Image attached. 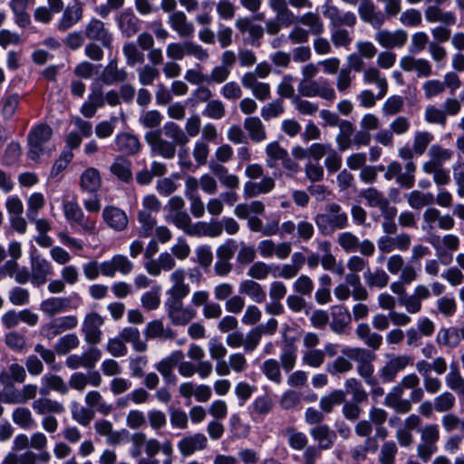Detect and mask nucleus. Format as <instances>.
<instances>
[{
    "label": "nucleus",
    "instance_id": "1",
    "mask_svg": "<svg viewBox=\"0 0 464 464\" xmlns=\"http://www.w3.org/2000/svg\"><path fill=\"white\" fill-rule=\"evenodd\" d=\"M323 14L329 19L330 25L334 28L331 33V41L335 47L348 48L352 43L350 33L341 26L353 27L357 23V17L353 12H342L331 0H327L323 5Z\"/></svg>",
    "mask_w": 464,
    "mask_h": 464
},
{
    "label": "nucleus",
    "instance_id": "2",
    "mask_svg": "<svg viewBox=\"0 0 464 464\" xmlns=\"http://www.w3.org/2000/svg\"><path fill=\"white\" fill-rule=\"evenodd\" d=\"M314 223L322 235L329 236L336 230L346 228L349 226V218L341 205L331 202L325 206V213L314 216Z\"/></svg>",
    "mask_w": 464,
    "mask_h": 464
},
{
    "label": "nucleus",
    "instance_id": "3",
    "mask_svg": "<svg viewBox=\"0 0 464 464\" xmlns=\"http://www.w3.org/2000/svg\"><path fill=\"white\" fill-rule=\"evenodd\" d=\"M166 54L171 61H180L185 56H191L199 62H206L209 58L208 51L193 41L170 43L166 47Z\"/></svg>",
    "mask_w": 464,
    "mask_h": 464
},
{
    "label": "nucleus",
    "instance_id": "4",
    "mask_svg": "<svg viewBox=\"0 0 464 464\" xmlns=\"http://www.w3.org/2000/svg\"><path fill=\"white\" fill-rule=\"evenodd\" d=\"M298 92L304 97H320L333 102L336 99V92L327 80H300Z\"/></svg>",
    "mask_w": 464,
    "mask_h": 464
},
{
    "label": "nucleus",
    "instance_id": "5",
    "mask_svg": "<svg viewBox=\"0 0 464 464\" xmlns=\"http://www.w3.org/2000/svg\"><path fill=\"white\" fill-rule=\"evenodd\" d=\"M82 32L87 40L98 42L106 49L112 48L113 34L101 19L92 17L84 24Z\"/></svg>",
    "mask_w": 464,
    "mask_h": 464
},
{
    "label": "nucleus",
    "instance_id": "6",
    "mask_svg": "<svg viewBox=\"0 0 464 464\" xmlns=\"http://www.w3.org/2000/svg\"><path fill=\"white\" fill-rule=\"evenodd\" d=\"M402 172V166L398 161H392L388 164L384 178L386 180L396 179V182L402 188H411L415 183L416 164L406 162Z\"/></svg>",
    "mask_w": 464,
    "mask_h": 464
},
{
    "label": "nucleus",
    "instance_id": "7",
    "mask_svg": "<svg viewBox=\"0 0 464 464\" xmlns=\"http://www.w3.org/2000/svg\"><path fill=\"white\" fill-rule=\"evenodd\" d=\"M164 307L170 323L175 326H185L197 316V312L191 306H185L183 300H165Z\"/></svg>",
    "mask_w": 464,
    "mask_h": 464
},
{
    "label": "nucleus",
    "instance_id": "8",
    "mask_svg": "<svg viewBox=\"0 0 464 464\" xmlns=\"http://www.w3.org/2000/svg\"><path fill=\"white\" fill-rule=\"evenodd\" d=\"M342 353L357 362V372L362 378L370 377L371 374H373L372 362L375 360V354L368 349L346 347L342 350Z\"/></svg>",
    "mask_w": 464,
    "mask_h": 464
},
{
    "label": "nucleus",
    "instance_id": "9",
    "mask_svg": "<svg viewBox=\"0 0 464 464\" xmlns=\"http://www.w3.org/2000/svg\"><path fill=\"white\" fill-rule=\"evenodd\" d=\"M413 365V359L408 354H389L384 365L380 369V377L384 382L395 381L399 372Z\"/></svg>",
    "mask_w": 464,
    "mask_h": 464
},
{
    "label": "nucleus",
    "instance_id": "10",
    "mask_svg": "<svg viewBox=\"0 0 464 464\" xmlns=\"http://www.w3.org/2000/svg\"><path fill=\"white\" fill-rule=\"evenodd\" d=\"M186 270L182 267L174 269L169 276V287L166 291V300H184L190 293V286L186 282Z\"/></svg>",
    "mask_w": 464,
    "mask_h": 464
},
{
    "label": "nucleus",
    "instance_id": "11",
    "mask_svg": "<svg viewBox=\"0 0 464 464\" xmlns=\"http://www.w3.org/2000/svg\"><path fill=\"white\" fill-rule=\"evenodd\" d=\"M53 130L46 124H40L34 128L28 135V157L33 160H38L44 153V145L52 137Z\"/></svg>",
    "mask_w": 464,
    "mask_h": 464
},
{
    "label": "nucleus",
    "instance_id": "12",
    "mask_svg": "<svg viewBox=\"0 0 464 464\" xmlns=\"http://www.w3.org/2000/svg\"><path fill=\"white\" fill-rule=\"evenodd\" d=\"M144 139L150 147L153 154L159 155L164 159L170 160L175 157L176 146L171 141L164 140L161 137L160 130L148 131Z\"/></svg>",
    "mask_w": 464,
    "mask_h": 464
},
{
    "label": "nucleus",
    "instance_id": "13",
    "mask_svg": "<svg viewBox=\"0 0 464 464\" xmlns=\"http://www.w3.org/2000/svg\"><path fill=\"white\" fill-rule=\"evenodd\" d=\"M63 210L65 218L70 223L79 225L83 231L93 233L96 229L95 221L90 218H85L83 211L81 207L73 201H64L63 204Z\"/></svg>",
    "mask_w": 464,
    "mask_h": 464
},
{
    "label": "nucleus",
    "instance_id": "14",
    "mask_svg": "<svg viewBox=\"0 0 464 464\" xmlns=\"http://www.w3.org/2000/svg\"><path fill=\"white\" fill-rule=\"evenodd\" d=\"M374 40L379 45L387 50L401 48L407 43L408 34L403 29H396L394 31L380 29L375 33Z\"/></svg>",
    "mask_w": 464,
    "mask_h": 464
},
{
    "label": "nucleus",
    "instance_id": "15",
    "mask_svg": "<svg viewBox=\"0 0 464 464\" xmlns=\"http://www.w3.org/2000/svg\"><path fill=\"white\" fill-rule=\"evenodd\" d=\"M103 324V318L97 313H89L85 315L82 332L87 343L94 345L102 340L101 327Z\"/></svg>",
    "mask_w": 464,
    "mask_h": 464
},
{
    "label": "nucleus",
    "instance_id": "16",
    "mask_svg": "<svg viewBox=\"0 0 464 464\" xmlns=\"http://www.w3.org/2000/svg\"><path fill=\"white\" fill-rule=\"evenodd\" d=\"M208 440L205 434L198 432L184 436L178 442V450L183 457H190L198 451H203L208 448Z\"/></svg>",
    "mask_w": 464,
    "mask_h": 464
},
{
    "label": "nucleus",
    "instance_id": "17",
    "mask_svg": "<svg viewBox=\"0 0 464 464\" xmlns=\"http://www.w3.org/2000/svg\"><path fill=\"white\" fill-rule=\"evenodd\" d=\"M399 65L405 72H415L419 78H428L433 74L430 62L424 58L405 55L400 59Z\"/></svg>",
    "mask_w": 464,
    "mask_h": 464
},
{
    "label": "nucleus",
    "instance_id": "18",
    "mask_svg": "<svg viewBox=\"0 0 464 464\" xmlns=\"http://www.w3.org/2000/svg\"><path fill=\"white\" fill-rule=\"evenodd\" d=\"M51 460V455L48 451L35 453L32 450H26L20 455L8 453L2 460L1 464H48Z\"/></svg>",
    "mask_w": 464,
    "mask_h": 464
},
{
    "label": "nucleus",
    "instance_id": "19",
    "mask_svg": "<svg viewBox=\"0 0 464 464\" xmlns=\"http://www.w3.org/2000/svg\"><path fill=\"white\" fill-rule=\"evenodd\" d=\"M240 81L243 87L249 90L256 100L264 102L270 99L271 86L269 83L259 82L251 72L244 73Z\"/></svg>",
    "mask_w": 464,
    "mask_h": 464
},
{
    "label": "nucleus",
    "instance_id": "20",
    "mask_svg": "<svg viewBox=\"0 0 464 464\" xmlns=\"http://www.w3.org/2000/svg\"><path fill=\"white\" fill-rule=\"evenodd\" d=\"M51 263L39 256L31 258V283L41 286L46 283L47 277L52 274Z\"/></svg>",
    "mask_w": 464,
    "mask_h": 464
},
{
    "label": "nucleus",
    "instance_id": "21",
    "mask_svg": "<svg viewBox=\"0 0 464 464\" xmlns=\"http://www.w3.org/2000/svg\"><path fill=\"white\" fill-rule=\"evenodd\" d=\"M360 18L373 28H381L385 23V14L378 11L371 0H362L358 7Z\"/></svg>",
    "mask_w": 464,
    "mask_h": 464
},
{
    "label": "nucleus",
    "instance_id": "22",
    "mask_svg": "<svg viewBox=\"0 0 464 464\" xmlns=\"http://www.w3.org/2000/svg\"><path fill=\"white\" fill-rule=\"evenodd\" d=\"M178 372L184 378H190L198 373L201 379L209 377L213 371L212 363L208 361L198 362L197 365L183 359L177 364Z\"/></svg>",
    "mask_w": 464,
    "mask_h": 464
},
{
    "label": "nucleus",
    "instance_id": "23",
    "mask_svg": "<svg viewBox=\"0 0 464 464\" xmlns=\"http://www.w3.org/2000/svg\"><path fill=\"white\" fill-rule=\"evenodd\" d=\"M175 266V258L169 252H163L157 259H150L144 263L145 270L152 276H159L162 271H173Z\"/></svg>",
    "mask_w": 464,
    "mask_h": 464
},
{
    "label": "nucleus",
    "instance_id": "24",
    "mask_svg": "<svg viewBox=\"0 0 464 464\" xmlns=\"http://www.w3.org/2000/svg\"><path fill=\"white\" fill-rule=\"evenodd\" d=\"M76 308L77 305H72L71 299L67 296L49 297L40 304V310L48 317Z\"/></svg>",
    "mask_w": 464,
    "mask_h": 464
},
{
    "label": "nucleus",
    "instance_id": "25",
    "mask_svg": "<svg viewBox=\"0 0 464 464\" xmlns=\"http://www.w3.org/2000/svg\"><path fill=\"white\" fill-rule=\"evenodd\" d=\"M404 392L394 385L384 398V405L393 409L397 413L405 414L411 410V399H403Z\"/></svg>",
    "mask_w": 464,
    "mask_h": 464
},
{
    "label": "nucleus",
    "instance_id": "26",
    "mask_svg": "<svg viewBox=\"0 0 464 464\" xmlns=\"http://www.w3.org/2000/svg\"><path fill=\"white\" fill-rule=\"evenodd\" d=\"M396 385L403 392L410 390V399L414 403L421 401L424 398V390L420 387V379L415 372L404 375Z\"/></svg>",
    "mask_w": 464,
    "mask_h": 464
},
{
    "label": "nucleus",
    "instance_id": "27",
    "mask_svg": "<svg viewBox=\"0 0 464 464\" xmlns=\"http://www.w3.org/2000/svg\"><path fill=\"white\" fill-rule=\"evenodd\" d=\"M169 24L172 30L181 38H188L194 34L195 27L182 11L173 12L169 16Z\"/></svg>",
    "mask_w": 464,
    "mask_h": 464
},
{
    "label": "nucleus",
    "instance_id": "28",
    "mask_svg": "<svg viewBox=\"0 0 464 464\" xmlns=\"http://www.w3.org/2000/svg\"><path fill=\"white\" fill-rule=\"evenodd\" d=\"M144 335L147 339L173 340L177 334L169 326H165L160 319L149 322L144 329Z\"/></svg>",
    "mask_w": 464,
    "mask_h": 464
},
{
    "label": "nucleus",
    "instance_id": "29",
    "mask_svg": "<svg viewBox=\"0 0 464 464\" xmlns=\"http://www.w3.org/2000/svg\"><path fill=\"white\" fill-rule=\"evenodd\" d=\"M83 16V9L80 2L73 6H68L63 10V14L58 21L57 29L61 32H66L77 24Z\"/></svg>",
    "mask_w": 464,
    "mask_h": 464
},
{
    "label": "nucleus",
    "instance_id": "30",
    "mask_svg": "<svg viewBox=\"0 0 464 464\" xmlns=\"http://www.w3.org/2000/svg\"><path fill=\"white\" fill-rule=\"evenodd\" d=\"M32 408L36 414L41 416L62 414L65 411V407L62 402L48 397L35 399L32 403Z\"/></svg>",
    "mask_w": 464,
    "mask_h": 464
},
{
    "label": "nucleus",
    "instance_id": "31",
    "mask_svg": "<svg viewBox=\"0 0 464 464\" xmlns=\"http://www.w3.org/2000/svg\"><path fill=\"white\" fill-rule=\"evenodd\" d=\"M117 150L127 156H133L140 152L141 145L137 136L129 132L119 133L115 137Z\"/></svg>",
    "mask_w": 464,
    "mask_h": 464
},
{
    "label": "nucleus",
    "instance_id": "32",
    "mask_svg": "<svg viewBox=\"0 0 464 464\" xmlns=\"http://www.w3.org/2000/svg\"><path fill=\"white\" fill-rule=\"evenodd\" d=\"M102 187V177L100 171L89 167L80 176L81 190L89 194L96 193Z\"/></svg>",
    "mask_w": 464,
    "mask_h": 464
},
{
    "label": "nucleus",
    "instance_id": "33",
    "mask_svg": "<svg viewBox=\"0 0 464 464\" xmlns=\"http://www.w3.org/2000/svg\"><path fill=\"white\" fill-rule=\"evenodd\" d=\"M430 243L437 252V256L440 257L443 252H455L459 249L460 240L459 237L453 234H446L443 237L433 236L430 238Z\"/></svg>",
    "mask_w": 464,
    "mask_h": 464
},
{
    "label": "nucleus",
    "instance_id": "34",
    "mask_svg": "<svg viewBox=\"0 0 464 464\" xmlns=\"http://www.w3.org/2000/svg\"><path fill=\"white\" fill-rule=\"evenodd\" d=\"M102 218L106 224L116 231H122L127 228V215L118 208L106 207L102 211Z\"/></svg>",
    "mask_w": 464,
    "mask_h": 464
},
{
    "label": "nucleus",
    "instance_id": "35",
    "mask_svg": "<svg viewBox=\"0 0 464 464\" xmlns=\"http://www.w3.org/2000/svg\"><path fill=\"white\" fill-rule=\"evenodd\" d=\"M128 78V72L124 68L118 67L116 59L111 60L104 67L101 81L106 85H112L116 82H125Z\"/></svg>",
    "mask_w": 464,
    "mask_h": 464
},
{
    "label": "nucleus",
    "instance_id": "36",
    "mask_svg": "<svg viewBox=\"0 0 464 464\" xmlns=\"http://www.w3.org/2000/svg\"><path fill=\"white\" fill-rule=\"evenodd\" d=\"M276 186L273 178L266 176L261 181H247L244 185V197L246 198H255L260 194H267L271 192Z\"/></svg>",
    "mask_w": 464,
    "mask_h": 464
},
{
    "label": "nucleus",
    "instance_id": "37",
    "mask_svg": "<svg viewBox=\"0 0 464 464\" xmlns=\"http://www.w3.org/2000/svg\"><path fill=\"white\" fill-rule=\"evenodd\" d=\"M117 24L121 34L126 37L133 36L140 27V20L130 10L121 12L118 18Z\"/></svg>",
    "mask_w": 464,
    "mask_h": 464
},
{
    "label": "nucleus",
    "instance_id": "38",
    "mask_svg": "<svg viewBox=\"0 0 464 464\" xmlns=\"http://www.w3.org/2000/svg\"><path fill=\"white\" fill-rule=\"evenodd\" d=\"M310 435L318 442L317 448L320 450L331 449L336 438L335 433L325 424H320L313 428L310 430Z\"/></svg>",
    "mask_w": 464,
    "mask_h": 464
},
{
    "label": "nucleus",
    "instance_id": "39",
    "mask_svg": "<svg viewBox=\"0 0 464 464\" xmlns=\"http://www.w3.org/2000/svg\"><path fill=\"white\" fill-rule=\"evenodd\" d=\"M331 329L336 334H343L351 323V314L347 308L340 305L334 306L331 312Z\"/></svg>",
    "mask_w": 464,
    "mask_h": 464
},
{
    "label": "nucleus",
    "instance_id": "40",
    "mask_svg": "<svg viewBox=\"0 0 464 464\" xmlns=\"http://www.w3.org/2000/svg\"><path fill=\"white\" fill-rule=\"evenodd\" d=\"M355 334L365 345L374 351L379 350L382 344V336L372 332L367 324H359L355 329Z\"/></svg>",
    "mask_w": 464,
    "mask_h": 464
},
{
    "label": "nucleus",
    "instance_id": "41",
    "mask_svg": "<svg viewBox=\"0 0 464 464\" xmlns=\"http://www.w3.org/2000/svg\"><path fill=\"white\" fill-rule=\"evenodd\" d=\"M110 171L124 183H130L132 180L131 162L123 156H117L113 160Z\"/></svg>",
    "mask_w": 464,
    "mask_h": 464
},
{
    "label": "nucleus",
    "instance_id": "42",
    "mask_svg": "<svg viewBox=\"0 0 464 464\" xmlns=\"http://www.w3.org/2000/svg\"><path fill=\"white\" fill-rule=\"evenodd\" d=\"M362 80L366 84H376L379 88L378 99H382L388 92V83L385 77L382 76L379 69L376 67H368L363 70Z\"/></svg>",
    "mask_w": 464,
    "mask_h": 464
},
{
    "label": "nucleus",
    "instance_id": "43",
    "mask_svg": "<svg viewBox=\"0 0 464 464\" xmlns=\"http://www.w3.org/2000/svg\"><path fill=\"white\" fill-rule=\"evenodd\" d=\"M166 220L188 236H195L198 233L196 230L197 223H192L191 218L186 211L169 213L166 216Z\"/></svg>",
    "mask_w": 464,
    "mask_h": 464
},
{
    "label": "nucleus",
    "instance_id": "44",
    "mask_svg": "<svg viewBox=\"0 0 464 464\" xmlns=\"http://www.w3.org/2000/svg\"><path fill=\"white\" fill-rule=\"evenodd\" d=\"M425 19L429 23H442L446 25H453L456 24L457 17L450 11H442L436 5H429L424 11Z\"/></svg>",
    "mask_w": 464,
    "mask_h": 464
},
{
    "label": "nucleus",
    "instance_id": "45",
    "mask_svg": "<svg viewBox=\"0 0 464 464\" xmlns=\"http://www.w3.org/2000/svg\"><path fill=\"white\" fill-rule=\"evenodd\" d=\"M243 126L254 142H262L266 139V127L258 117H246L244 120Z\"/></svg>",
    "mask_w": 464,
    "mask_h": 464
},
{
    "label": "nucleus",
    "instance_id": "46",
    "mask_svg": "<svg viewBox=\"0 0 464 464\" xmlns=\"http://www.w3.org/2000/svg\"><path fill=\"white\" fill-rule=\"evenodd\" d=\"M238 290L240 294L248 296L254 302L258 304L265 302L266 298V294L262 285L252 279L241 281Z\"/></svg>",
    "mask_w": 464,
    "mask_h": 464
},
{
    "label": "nucleus",
    "instance_id": "47",
    "mask_svg": "<svg viewBox=\"0 0 464 464\" xmlns=\"http://www.w3.org/2000/svg\"><path fill=\"white\" fill-rule=\"evenodd\" d=\"M42 382L45 384V387L41 388L40 393L46 395L50 391L56 392L62 395H65L69 392V387L64 380L57 374H45L42 378Z\"/></svg>",
    "mask_w": 464,
    "mask_h": 464
},
{
    "label": "nucleus",
    "instance_id": "48",
    "mask_svg": "<svg viewBox=\"0 0 464 464\" xmlns=\"http://www.w3.org/2000/svg\"><path fill=\"white\" fill-rule=\"evenodd\" d=\"M84 401L91 409H95L100 414L107 416L110 415L113 407L111 404L107 403L100 392L92 390L88 392L84 396Z\"/></svg>",
    "mask_w": 464,
    "mask_h": 464
},
{
    "label": "nucleus",
    "instance_id": "49",
    "mask_svg": "<svg viewBox=\"0 0 464 464\" xmlns=\"http://www.w3.org/2000/svg\"><path fill=\"white\" fill-rule=\"evenodd\" d=\"M339 133L336 135L335 141L341 151L349 150L353 145L352 136L354 132V126L349 121H342L339 124Z\"/></svg>",
    "mask_w": 464,
    "mask_h": 464
},
{
    "label": "nucleus",
    "instance_id": "50",
    "mask_svg": "<svg viewBox=\"0 0 464 464\" xmlns=\"http://www.w3.org/2000/svg\"><path fill=\"white\" fill-rule=\"evenodd\" d=\"M364 281L369 288H384L388 285L390 276L382 268L371 271L369 268L363 274Z\"/></svg>",
    "mask_w": 464,
    "mask_h": 464
},
{
    "label": "nucleus",
    "instance_id": "51",
    "mask_svg": "<svg viewBox=\"0 0 464 464\" xmlns=\"http://www.w3.org/2000/svg\"><path fill=\"white\" fill-rule=\"evenodd\" d=\"M71 413L72 420L83 427L89 426L95 416V411L92 409L80 405L76 401L71 405Z\"/></svg>",
    "mask_w": 464,
    "mask_h": 464
},
{
    "label": "nucleus",
    "instance_id": "52",
    "mask_svg": "<svg viewBox=\"0 0 464 464\" xmlns=\"http://www.w3.org/2000/svg\"><path fill=\"white\" fill-rule=\"evenodd\" d=\"M378 450V444L374 438L366 439L362 444L350 450V455L355 461L365 460L369 452L374 453Z\"/></svg>",
    "mask_w": 464,
    "mask_h": 464
},
{
    "label": "nucleus",
    "instance_id": "53",
    "mask_svg": "<svg viewBox=\"0 0 464 464\" xmlns=\"http://www.w3.org/2000/svg\"><path fill=\"white\" fill-rule=\"evenodd\" d=\"M346 394L343 390H334L320 399V408L325 413H330L335 405L345 401Z\"/></svg>",
    "mask_w": 464,
    "mask_h": 464
},
{
    "label": "nucleus",
    "instance_id": "54",
    "mask_svg": "<svg viewBox=\"0 0 464 464\" xmlns=\"http://www.w3.org/2000/svg\"><path fill=\"white\" fill-rule=\"evenodd\" d=\"M184 359L183 352L173 351L169 356L161 359L155 364V369L162 375L173 372L174 367Z\"/></svg>",
    "mask_w": 464,
    "mask_h": 464
},
{
    "label": "nucleus",
    "instance_id": "55",
    "mask_svg": "<svg viewBox=\"0 0 464 464\" xmlns=\"http://www.w3.org/2000/svg\"><path fill=\"white\" fill-rule=\"evenodd\" d=\"M298 22L309 27V34L319 36L324 33V23L316 13H305L298 17Z\"/></svg>",
    "mask_w": 464,
    "mask_h": 464
},
{
    "label": "nucleus",
    "instance_id": "56",
    "mask_svg": "<svg viewBox=\"0 0 464 464\" xmlns=\"http://www.w3.org/2000/svg\"><path fill=\"white\" fill-rule=\"evenodd\" d=\"M266 154L267 156L266 163L269 168H275L278 160H284L288 156L287 150L282 148L277 141L266 145Z\"/></svg>",
    "mask_w": 464,
    "mask_h": 464
},
{
    "label": "nucleus",
    "instance_id": "57",
    "mask_svg": "<svg viewBox=\"0 0 464 464\" xmlns=\"http://www.w3.org/2000/svg\"><path fill=\"white\" fill-rule=\"evenodd\" d=\"M165 135L169 138L175 146H185L189 139L185 131L176 123L169 121L167 122L164 127Z\"/></svg>",
    "mask_w": 464,
    "mask_h": 464
},
{
    "label": "nucleus",
    "instance_id": "58",
    "mask_svg": "<svg viewBox=\"0 0 464 464\" xmlns=\"http://www.w3.org/2000/svg\"><path fill=\"white\" fill-rule=\"evenodd\" d=\"M13 421L20 428L27 430L35 425L31 411L25 407H17L12 412Z\"/></svg>",
    "mask_w": 464,
    "mask_h": 464
},
{
    "label": "nucleus",
    "instance_id": "59",
    "mask_svg": "<svg viewBox=\"0 0 464 464\" xmlns=\"http://www.w3.org/2000/svg\"><path fill=\"white\" fill-rule=\"evenodd\" d=\"M261 372L270 382L280 384L283 380L280 363L275 359L266 360L261 365Z\"/></svg>",
    "mask_w": 464,
    "mask_h": 464
},
{
    "label": "nucleus",
    "instance_id": "60",
    "mask_svg": "<svg viewBox=\"0 0 464 464\" xmlns=\"http://www.w3.org/2000/svg\"><path fill=\"white\" fill-rule=\"evenodd\" d=\"M353 364L347 356H338L332 362H329L325 371L332 376L347 373L352 371Z\"/></svg>",
    "mask_w": 464,
    "mask_h": 464
},
{
    "label": "nucleus",
    "instance_id": "61",
    "mask_svg": "<svg viewBox=\"0 0 464 464\" xmlns=\"http://www.w3.org/2000/svg\"><path fill=\"white\" fill-rule=\"evenodd\" d=\"M407 202L411 208L420 209L423 207L431 205L434 202V197L431 193L412 190L407 195Z\"/></svg>",
    "mask_w": 464,
    "mask_h": 464
},
{
    "label": "nucleus",
    "instance_id": "62",
    "mask_svg": "<svg viewBox=\"0 0 464 464\" xmlns=\"http://www.w3.org/2000/svg\"><path fill=\"white\" fill-rule=\"evenodd\" d=\"M345 282L347 285L353 287L352 296L356 301H365L369 297L367 289L362 285L361 280L357 273L348 274L345 276Z\"/></svg>",
    "mask_w": 464,
    "mask_h": 464
},
{
    "label": "nucleus",
    "instance_id": "63",
    "mask_svg": "<svg viewBox=\"0 0 464 464\" xmlns=\"http://www.w3.org/2000/svg\"><path fill=\"white\" fill-rule=\"evenodd\" d=\"M359 195L370 208H379L388 199L382 191L373 187L362 189Z\"/></svg>",
    "mask_w": 464,
    "mask_h": 464
},
{
    "label": "nucleus",
    "instance_id": "64",
    "mask_svg": "<svg viewBox=\"0 0 464 464\" xmlns=\"http://www.w3.org/2000/svg\"><path fill=\"white\" fill-rule=\"evenodd\" d=\"M138 80L142 86H150L160 77V71L151 64H144L137 69Z\"/></svg>",
    "mask_w": 464,
    "mask_h": 464
}]
</instances>
